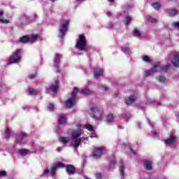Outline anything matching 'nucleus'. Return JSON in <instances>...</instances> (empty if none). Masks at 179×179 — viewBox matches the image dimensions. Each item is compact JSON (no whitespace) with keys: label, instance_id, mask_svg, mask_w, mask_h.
Listing matches in <instances>:
<instances>
[{"label":"nucleus","instance_id":"nucleus-1","mask_svg":"<svg viewBox=\"0 0 179 179\" xmlns=\"http://www.w3.org/2000/svg\"><path fill=\"white\" fill-rule=\"evenodd\" d=\"M171 68L170 64H168L164 66H162L160 62H157V64H154L152 67L149 70H145L143 72L144 78H148L149 76H153L155 73H157V72H167L169 69Z\"/></svg>","mask_w":179,"mask_h":179},{"label":"nucleus","instance_id":"nucleus-2","mask_svg":"<svg viewBox=\"0 0 179 179\" xmlns=\"http://www.w3.org/2000/svg\"><path fill=\"white\" fill-rule=\"evenodd\" d=\"M69 23H71V20L69 18H64L61 20L60 27L59 29V38H63L64 36L66 34V32L68 31V27H69Z\"/></svg>","mask_w":179,"mask_h":179},{"label":"nucleus","instance_id":"nucleus-3","mask_svg":"<svg viewBox=\"0 0 179 179\" xmlns=\"http://www.w3.org/2000/svg\"><path fill=\"white\" fill-rule=\"evenodd\" d=\"M79 92V88L78 87H74L72 92L71 97L69 98L66 101H65V106L67 108H72L73 106H75V101H76V94H78Z\"/></svg>","mask_w":179,"mask_h":179},{"label":"nucleus","instance_id":"nucleus-4","mask_svg":"<svg viewBox=\"0 0 179 179\" xmlns=\"http://www.w3.org/2000/svg\"><path fill=\"white\" fill-rule=\"evenodd\" d=\"M76 48L79 51H86V38L84 35H80L76 41Z\"/></svg>","mask_w":179,"mask_h":179},{"label":"nucleus","instance_id":"nucleus-5","mask_svg":"<svg viewBox=\"0 0 179 179\" xmlns=\"http://www.w3.org/2000/svg\"><path fill=\"white\" fill-rule=\"evenodd\" d=\"M22 50L21 49L16 50L13 55L10 56L9 63L10 64H17L20 62V59H22Z\"/></svg>","mask_w":179,"mask_h":179},{"label":"nucleus","instance_id":"nucleus-6","mask_svg":"<svg viewBox=\"0 0 179 179\" xmlns=\"http://www.w3.org/2000/svg\"><path fill=\"white\" fill-rule=\"evenodd\" d=\"M166 146H172L177 142V135H176V131H172L169 134V136L164 141Z\"/></svg>","mask_w":179,"mask_h":179},{"label":"nucleus","instance_id":"nucleus-7","mask_svg":"<svg viewBox=\"0 0 179 179\" xmlns=\"http://www.w3.org/2000/svg\"><path fill=\"white\" fill-rule=\"evenodd\" d=\"M40 37L38 34H32L30 36H24L20 38V43H34L37 39Z\"/></svg>","mask_w":179,"mask_h":179},{"label":"nucleus","instance_id":"nucleus-8","mask_svg":"<svg viewBox=\"0 0 179 179\" xmlns=\"http://www.w3.org/2000/svg\"><path fill=\"white\" fill-rule=\"evenodd\" d=\"M91 111L92 113H93V114L91 115V117H93V118L100 120L103 117V110L100 109V108L99 107L92 108Z\"/></svg>","mask_w":179,"mask_h":179},{"label":"nucleus","instance_id":"nucleus-9","mask_svg":"<svg viewBox=\"0 0 179 179\" xmlns=\"http://www.w3.org/2000/svg\"><path fill=\"white\" fill-rule=\"evenodd\" d=\"M27 142V134L24 132L19 133L15 137V143L18 145H23Z\"/></svg>","mask_w":179,"mask_h":179},{"label":"nucleus","instance_id":"nucleus-10","mask_svg":"<svg viewBox=\"0 0 179 179\" xmlns=\"http://www.w3.org/2000/svg\"><path fill=\"white\" fill-rule=\"evenodd\" d=\"M76 127V129H74L71 131L70 136H71L72 138L78 139L82 136V124H80V123H78L77 124Z\"/></svg>","mask_w":179,"mask_h":179},{"label":"nucleus","instance_id":"nucleus-11","mask_svg":"<svg viewBox=\"0 0 179 179\" xmlns=\"http://www.w3.org/2000/svg\"><path fill=\"white\" fill-rule=\"evenodd\" d=\"M106 152V148L104 147H99L95 148L92 153V157L94 159H99L100 157Z\"/></svg>","mask_w":179,"mask_h":179},{"label":"nucleus","instance_id":"nucleus-12","mask_svg":"<svg viewBox=\"0 0 179 179\" xmlns=\"http://www.w3.org/2000/svg\"><path fill=\"white\" fill-rule=\"evenodd\" d=\"M64 167V163L57 162L50 167V176H55L57 169H62Z\"/></svg>","mask_w":179,"mask_h":179},{"label":"nucleus","instance_id":"nucleus-13","mask_svg":"<svg viewBox=\"0 0 179 179\" xmlns=\"http://www.w3.org/2000/svg\"><path fill=\"white\" fill-rule=\"evenodd\" d=\"M61 55H55L54 58V66L56 72H61L59 70V61L61 60Z\"/></svg>","mask_w":179,"mask_h":179},{"label":"nucleus","instance_id":"nucleus-14","mask_svg":"<svg viewBox=\"0 0 179 179\" xmlns=\"http://www.w3.org/2000/svg\"><path fill=\"white\" fill-rule=\"evenodd\" d=\"M58 80H56L54 84H51L49 87H46V92L48 93L50 90H52L53 93H57V90H58Z\"/></svg>","mask_w":179,"mask_h":179},{"label":"nucleus","instance_id":"nucleus-15","mask_svg":"<svg viewBox=\"0 0 179 179\" xmlns=\"http://www.w3.org/2000/svg\"><path fill=\"white\" fill-rule=\"evenodd\" d=\"M104 72V70L101 68H96L94 70V76L95 79H100L101 76H103V73Z\"/></svg>","mask_w":179,"mask_h":179},{"label":"nucleus","instance_id":"nucleus-16","mask_svg":"<svg viewBox=\"0 0 179 179\" xmlns=\"http://www.w3.org/2000/svg\"><path fill=\"white\" fill-rule=\"evenodd\" d=\"M57 121H58L59 125H65V124H66L67 122L66 115L65 114L58 115Z\"/></svg>","mask_w":179,"mask_h":179},{"label":"nucleus","instance_id":"nucleus-17","mask_svg":"<svg viewBox=\"0 0 179 179\" xmlns=\"http://www.w3.org/2000/svg\"><path fill=\"white\" fill-rule=\"evenodd\" d=\"M80 143H82V138L71 139V146L74 148V149H78Z\"/></svg>","mask_w":179,"mask_h":179},{"label":"nucleus","instance_id":"nucleus-18","mask_svg":"<svg viewBox=\"0 0 179 179\" xmlns=\"http://www.w3.org/2000/svg\"><path fill=\"white\" fill-rule=\"evenodd\" d=\"M136 100V95L134 94V95H131L130 96L127 97L124 100L125 104L129 106V104H132V103H135Z\"/></svg>","mask_w":179,"mask_h":179},{"label":"nucleus","instance_id":"nucleus-19","mask_svg":"<svg viewBox=\"0 0 179 179\" xmlns=\"http://www.w3.org/2000/svg\"><path fill=\"white\" fill-rule=\"evenodd\" d=\"M171 62L172 64H173V66H176V68H179V53L176 54L173 56L171 60Z\"/></svg>","mask_w":179,"mask_h":179},{"label":"nucleus","instance_id":"nucleus-20","mask_svg":"<svg viewBox=\"0 0 179 179\" xmlns=\"http://www.w3.org/2000/svg\"><path fill=\"white\" fill-rule=\"evenodd\" d=\"M86 129L89 131V134L90 138H96V133L94 132V129H93V126L88 124L85 125Z\"/></svg>","mask_w":179,"mask_h":179},{"label":"nucleus","instance_id":"nucleus-21","mask_svg":"<svg viewBox=\"0 0 179 179\" xmlns=\"http://www.w3.org/2000/svg\"><path fill=\"white\" fill-rule=\"evenodd\" d=\"M106 121L107 124H113V122H115V116L113 113H108Z\"/></svg>","mask_w":179,"mask_h":179},{"label":"nucleus","instance_id":"nucleus-22","mask_svg":"<svg viewBox=\"0 0 179 179\" xmlns=\"http://www.w3.org/2000/svg\"><path fill=\"white\" fill-rule=\"evenodd\" d=\"M3 10H0V23H2L3 24H8V23H10V21H9V20L3 17Z\"/></svg>","mask_w":179,"mask_h":179},{"label":"nucleus","instance_id":"nucleus-23","mask_svg":"<svg viewBox=\"0 0 179 179\" xmlns=\"http://www.w3.org/2000/svg\"><path fill=\"white\" fill-rule=\"evenodd\" d=\"M132 33L133 36L137 38H141V37H142V32H141V30L138 28H134Z\"/></svg>","mask_w":179,"mask_h":179},{"label":"nucleus","instance_id":"nucleus-24","mask_svg":"<svg viewBox=\"0 0 179 179\" xmlns=\"http://www.w3.org/2000/svg\"><path fill=\"white\" fill-rule=\"evenodd\" d=\"M66 171L69 174H75V168L72 165H67L66 167Z\"/></svg>","mask_w":179,"mask_h":179},{"label":"nucleus","instance_id":"nucleus-25","mask_svg":"<svg viewBox=\"0 0 179 179\" xmlns=\"http://www.w3.org/2000/svg\"><path fill=\"white\" fill-rule=\"evenodd\" d=\"M80 93L83 94V96H89V94H92V91L89 90V87H85L80 91Z\"/></svg>","mask_w":179,"mask_h":179},{"label":"nucleus","instance_id":"nucleus-26","mask_svg":"<svg viewBox=\"0 0 179 179\" xmlns=\"http://www.w3.org/2000/svg\"><path fill=\"white\" fill-rule=\"evenodd\" d=\"M12 134V129L9 127L6 128V131L4 134V138L5 139H9L10 138V134Z\"/></svg>","mask_w":179,"mask_h":179},{"label":"nucleus","instance_id":"nucleus-27","mask_svg":"<svg viewBox=\"0 0 179 179\" xmlns=\"http://www.w3.org/2000/svg\"><path fill=\"white\" fill-rule=\"evenodd\" d=\"M147 20L148 22H149V23H152V24L157 23V19L150 15H148L147 17Z\"/></svg>","mask_w":179,"mask_h":179},{"label":"nucleus","instance_id":"nucleus-28","mask_svg":"<svg viewBox=\"0 0 179 179\" xmlns=\"http://www.w3.org/2000/svg\"><path fill=\"white\" fill-rule=\"evenodd\" d=\"M124 170H125V166L123 164H121L119 166V171H120V173L121 179H124V177H125L124 173Z\"/></svg>","mask_w":179,"mask_h":179},{"label":"nucleus","instance_id":"nucleus-29","mask_svg":"<svg viewBox=\"0 0 179 179\" xmlns=\"http://www.w3.org/2000/svg\"><path fill=\"white\" fill-rule=\"evenodd\" d=\"M144 167L146 169V170H152V162L145 161Z\"/></svg>","mask_w":179,"mask_h":179},{"label":"nucleus","instance_id":"nucleus-30","mask_svg":"<svg viewBox=\"0 0 179 179\" xmlns=\"http://www.w3.org/2000/svg\"><path fill=\"white\" fill-rule=\"evenodd\" d=\"M59 141L62 143H68V142H69V141H71V137H59Z\"/></svg>","mask_w":179,"mask_h":179},{"label":"nucleus","instance_id":"nucleus-31","mask_svg":"<svg viewBox=\"0 0 179 179\" xmlns=\"http://www.w3.org/2000/svg\"><path fill=\"white\" fill-rule=\"evenodd\" d=\"M142 59L144 62H146L147 64H150V62H152L150 57H149V56L148 55L143 56Z\"/></svg>","mask_w":179,"mask_h":179},{"label":"nucleus","instance_id":"nucleus-32","mask_svg":"<svg viewBox=\"0 0 179 179\" xmlns=\"http://www.w3.org/2000/svg\"><path fill=\"white\" fill-rule=\"evenodd\" d=\"M152 6L153 9H155V10H159L160 9V8L162 7L160 3H159L157 2L153 3L152 4Z\"/></svg>","mask_w":179,"mask_h":179},{"label":"nucleus","instance_id":"nucleus-33","mask_svg":"<svg viewBox=\"0 0 179 179\" xmlns=\"http://www.w3.org/2000/svg\"><path fill=\"white\" fill-rule=\"evenodd\" d=\"M123 52H124V54H126V55H129V54H131V49H129V48L127 47V46H124L122 48Z\"/></svg>","mask_w":179,"mask_h":179},{"label":"nucleus","instance_id":"nucleus-34","mask_svg":"<svg viewBox=\"0 0 179 179\" xmlns=\"http://www.w3.org/2000/svg\"><path fill=\"white\" fill-rule=\"evenodd\" d=\"M28 92H29V94H30L31 96H36V94H37L38 93L37 90L31 87L28 89Z\"/></svg>","mask_w":179,"mask_h":179},{"label":"nucleus","instance_id":"nucleus-35","mask_svg":"<svg viewBox=\"0 0 179 179\" xmlns=\"http://www.w3.org/2000/svg\"><path fill=\"white\" fill-rule=\"evenodd\" d=\"M147 104H156V106H159L160 105V102H157L156 101L152 99H148L147 100Z\"/></svg>","mask_w":179,"mask_h":179},{"label":"nucleus","instance_id":"nucleus-36","mask_svg":"<svg viewBox=\"0 0 179 179\" xmlns=\"http://www.w3.org/2000/svg\"><path fill=\"white\" fill-rule=\"evenodd\" d=\"M29 153L30 151H29V150L22 149L20 150V155L22 156H27V155H29Z\"/></svg>","mask_w":179,"mask_h":179},{"label":"nucleus","instance_id":"nucleus-37","mask_svg":"<svg viewBox=\"0 0 179 179\" xmlns=\"http://www.w3.org/2000/svg\"><path fill=\"white\" fill-rule=\"evenodd\" d=\"M26 20H27V16L26 15H22V16L19 18V22H20V23H24V22H26Z\"/></svg>","mask_w":179,"mask_h":179},{"label":"nucleus","instance_id":"nucleus-38","mask_svg":"<svg viewBox=\"0 0 179 179\" xmlns=\"http://www.w3.org/2000/svg\"><path fill=\"white\" fill-rule=\"evenodd\" d=\"M132 8H134V4L127 3L124 6V8L126 9V10H131Z\"/></svg>","mask_w":179,"mask_h":179},{"label":"nucleus","instance_id":"nucleus-39","mask_svg":"<svg viewBox=\"0 0 179 179\" xmlns=\"http://www.w3.org/2000/svg\"><path fill=\"white\" fill-rule=\"evenodd\" d=\"M129 118H131V114L129 113H124L123 115L124 121H128V120H129Z\"/></svg>","mask_w":179,"mask_h":179},{"label":"nucleus","instance_id":"nucleus-40","mask_svg":"<svg viewBox=\"0 0 179 179\" xmlns=\"http://www.w3.org/2000/svg\"><path fill=\"white\" fill-rule=\"evenodd\" d=\"M9 89L6 86H0V92L1 93H5V92H8Z\"/></svg>","mask_w":179,"mask_h":179},{"label":"nucleus","instance_id":"nucleus-41","mask_svg":"<svg viewBox=\"0 0 179 179\" xmlns=\"http://www.w3.org/2000/svg\"><path fill=\"white\" fill-rule=\"evenodd\" d=\"M169 15L170 16H176V15H177V10L172 9V10H169Z\"/></svg>","mask_w":179,"mask_h":179},{"label":"nucleus","instance_id":"nucleus-42","mask_svg":"<svg viewBox=\"0 0 179 179\" xmlns=\"http://www.w3.org/2000/svg\"><path fill=\"white\" fill-rule=\"evenodd\" d=\"M48 111H55V106H54V104H50L48 106Z\"/></svg>","mask_w":179,"mask_h":179},{"label":"nucleus","instance_id":"nucleus-43","mask_svg":"<svg viewBox=\"0 0 179 179\" xmlns=\"http://www.w3.org/2000/svg\"><path fill=\"white\" fill-rule=\"evenodd\" d=\"M100 89L103 90V92H108V90H110V88H108L107 85H101Z\"/></svg>","mask_w":179,"mask_h":179},{"label":"nucleus","instance_id":"nucleus-44","mask_svg":"<svg viewBox=\"0 0 179 179\" xmlns=\"http://www.w3.org/2000/svg\"><path fill=\"white\" fill-rule=\"evenodd\" d=\"M158 81L160 82V83H164V82H166V77H164V76H160L158 78Z\"/></svg>","mask_w":179,"mask_h":179},{"label":"nucleus","instance_id":"nucleus-45","mask_svg":"<svg viewBox=\"0 0 179 179\" xmlns=\"http://www.w3.org/2000/svg\"><path fill=\"white\" fill-rule=\"evenodd\" d=\"M115 164H116L115 159H113V161H111L109 166V170H113Z\"/></svg>","mask_w":179,"mask_h":179},{"label":"nucleus","instance_id":"nucleus-46","mask_svg":"<svg viewBox=\"0 0 179 179\" xmlns=\"http://www.w3.org/2000/svg\"><path fill=\"white\" fill-rule=\"evenodd\" d=\"M48 174H51V171H50L48 169H45L43 172V176H48Z\"/></svg>","mask_w":179,"mask_h":179},{"label":"nucleus","instance_id":"nucleus-47","mask_svg":"<svg viewBox=\"0 0 179 179\" xmlns=\"http://www.w3.org/2000/svg\"><path fill=\"white\" fill-rule=\"evenodd\" d=\"M36 74H37V73H36V72L32 73H29V79H31V80L36 79Z\"/></svg>","mask_w":179,"mask_h":179},{"label":"nucleus","instance_id":"nucleus-48","mask_svg":"<svg viewBox=\"0 0 179 179\" xmlns=\"http://www.w3.org/2000/svg\"><path fill=\"white\" fill-rule=\"evenodd\" d=\"M125 19H126V24H129V23H131V21L132 20L131 17H129V15H127L125 17Z\"/></svg>","mask_w":179,"mask_h":179},{"label":"nucleus","instance_id":"nucleus-49","mask_svg":"<svg viewBox=\"0 0 179 179\" xmlns=\"http://www.w3.org/2000/svg\"><path fill=\"white\" fill-rule=\"evenodd\" d=\"M96 179H101V173L99 172H97L95 174Z\"/></svg>","mask_w":179,"mask_h":179},{"label":"nucleus","instance_id":"nucleus-50","mask_svg":"<svg viewBox=\"0 0 179 179\" xmlns=\"http://www.w3.org/2000/svg\"><path fill=\"white\" fill-rule=\"evenodd\" d=\"M5 176H6V172H5V171H1L0 177H5Z\"/></svg>","mask_w":179,"mask_h":179},{"label":"nucleus","instance_id":"nucleus-51","mask_svg":"<svg viewBox=\"0 0 179 179\" xmlns=\"http://www.w3.org/2000/svg\"><path fill=\"white\" fill-rule=\"evenodd\" d=\"M173 26L176 29H178V30H179V21L173 23Z\"/></svg>","mask_w":179,"mask_h":179},{"label":"nucleus","instance_id":"nucleus-52","mask_svg":"<svg viewBox=\"0 0 179 179\" xmlns=\"http://www.w3.org/2000/svg\"><path fill=\"white\" fill-rule=\"evenodd\" d=\"M152 135H153L154 136H157V135H159V131L155 130V131H152Z\"/></svg>","mask_w":179,"mask_h":179},{"label":"nucleus","instance_id":"nucleus-53","mask_svg":"<svg viewBox=\"0 0 179 179\" xmlns=\"http://www.w3.org/2000/svg\"><path fill=\"white\" fill-rule=\"evenodd\" d=\"M106 15H108V17H111V16H113V13H111V11H106Z\"/></svg>","mask_w":179,"mask_h":179},{"label":"nucleus","instance_id":"nucleus-54","mask_svg":"<svg viewBox=\"0 0 179 179\" xmlns=\"http://www.w3.org/2000/svg\"><path fill=\"white\" fill-rule=\"evenodd\" d=\"M84 139V143H87V142H89V140L87 139V138H83Z\"/></svg>","mask_w":179,"mask_h":179},{"label":"nucleus","instance_id":"nucleus-55","mask_svg":"<svg viewBox=\"0 0 179 179\" xmlns=\"http://www.w3.org/2000/svg\"><path fill=\"white\" fill-rule=\"evenodd\" d=\"M149 125H150V127H151V128H154L155 127V125L152 122H149Z\"/></svg>","mask_w":179,"mask_h":179},{"label":"nucleus","instance_id":"nucleus-56","mask_svg":"<svg viewBox=\"0 0 179 179\" xmlns=\"http://www.w3.org/2000/svg\"><path fill=\"white\" fill-rule=\"evenodd\" d=\"M130 152H131V153H132L133 155H135V151H134V150H132V148H130Z\"/></svg>","mask_w":179,"mask_h":179},{"label":"nucleus","instance_id":"nucleus-57","mask_svg":"<svg viewBox=\"0 0 179 179\" xmlns=\"http://www.w3.org/2000/svg\"><path fill=\"white\" fill-rule=\"evenodd\" d=\"M85 1H86V0H77V2H83Z\"/></svg>","mask_w":179,"mask_h":179},{"label":"nucleus","instance_id":"nucleus-58","mask_svg":"<svg viewBox=\"0 0 179 179\" xmlns=\"http://www.w3.org/2000/svg\"><path fill=\"white\" fill-rule=\"evenodd\" d=\"M109 1V2H111L112 3H114V2H115V0H108Z\"/></svg>","mask_w":179,"mask_h":179},{"label":"nucleus","instance_id":"nucleus-59","mask_svg":"<svg viewBox=\"0 0 179 179\" xmlns=\"http://www.w3.org/2000/svg\"><path fill=\"white\" fill-rule=\"evenodd\" d=\"M137 125H138V128H141V123H138Z\"/></svg>","mask_w":179,"mask_h":179},{"label":"nucleus","instance_id":"nucleus-60","mask_svg":"<svg viewBox=\"0 0 179 179\" xmlns=\"http://www.w3.org/2000/svg\"><path fill=\"white\" fill-rule=\"evenodd\" d=\"M115 97H118V94H115Z\"/></svg>","mask_w":179,"mask_h":179},{"label":"nucleus","instance_id":"nucleus-61","mask_svg":"<svg viewBox=\"0 0 179 179\" xmlns=\"http://www.w3.org/2000/svg\"><path fill=\"white\" fill-rule=\"evenodd\" d=\"M2 151V146L0 145V152Z\"/></svg>","mask_w":179,"mask_h":179},{"label":"nucleus","instance_id":"nucleus-62","mask_svg":"<svg viewBox=\"0 0 179 179\" xmlns=\"http://www.w3.org/2000/svg\"><path fill=\"white\" fill-rule=\"evenodd\" d=\"M51 1V2H55V1H57V0H50Z\"/></svg>","mask_w":179,"mask_h":179}]
</instances>
